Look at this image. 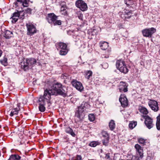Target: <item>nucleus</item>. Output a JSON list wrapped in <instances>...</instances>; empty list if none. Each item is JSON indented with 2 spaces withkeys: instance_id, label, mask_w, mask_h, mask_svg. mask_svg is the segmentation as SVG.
<instances>
[{
  "instance_id": "nucleus-1",
  "label": "nucleus",
  "mask_w": 160,
  "mask_h": 160,
  "mask_svg": "<svg viewBox=\"0 0 160 160\" xmlns=\"http://www.w3.org/2000/svg\"><path fill=\"white\" fill-rule=\"evenodd\" d=\"M68 92L67 88L63 86L61 83L57 82L53 84L48 89L45 90L43 95L41 96L39 98L37 102L39 105V110L41 112L45 111V105L46 102L48 103V108H49L51 104L50 99L52 95H59L65 97L68 96Z\"/></svg>"
},
{
  "instance_id": "nucleus-2",
  "label": "nucleus",
  "mask_w": 160,
  "mask_h": 160,
  "mask_svg": "<svg viewBox=\"0 0 160 160\" xmlns=\"http://www.w3.org/2000/svg\"><path fill=\"white\" fill-rule=\"evenodd\" d=\"M90 107V105L87 102H83L80 106L78 107L75 115L77 118L76 119H77L78 122L81 121L83 120L85 116L84 111Z\"/></svg>"
},
{
  "instance_id": "nucleus-3",
  "label": "nucleus",
  "mask_w": 160,
  "mask_h": 160,
  "mask_svg": "<svg viewBox=\"0 0 160 160\" xmlns=\"http://www.w3.org/2000/svg\"><path fill=\"white\" fill-rule=\"evenodd\" d=\"M36 63V60L33 58H27L26 62L22 63L21 68L24 71L28 70L30 66H33Z\"/></svg>"
},
{
  "instance_id": "nucleus-4",
  "label": "nucleus",
  "mask_w": 160,
  "mask_h": 160,
  "mask_svg": "<svg viewBox=\"0 0 160 160\" xmlns=\"http://www.w3.org/2000/svg\"><path fill=\"white\" fill-rule=\"evenodd\" d=\"M57 16L53 13H50L48 14L47 19L49 23L52 25H60L61 22L60 20H57Z\"/></svg>"
},
{
  "instance_id": "nucleus-5",
  "label": "nucleus",
  "mask_w": 160,
  "mask_h": 160,
  "mask_svg": "<svg viewBox=\"0 0 160 160\" xmlns=\"http://www.w3.org/2000/svg\"><path fill=\"white\" fill-rule=\"evenodd\" d=\"M116 65L117 69L121 72L126 74L128 72V69L125 64L124 61L122 60H117Z\"/></svg>"
},
{
  "instance_id": "nucleus-6",
  "label": "nucleus",
  "mask_w": 160,
  "mask_h": 160,
  "mask_svg": "<svg viewBox=\"0 0 160 160\" xmlns=\"http://www.w3.org/2000/svg\"><path fill=\"white\" fill-rule=\"evenodd\" d=\"M135 148L136 149V153L137 156L133 155L132 156L131 160H140L139 158H142L143 157V150L142 148L138 144L135 145Z\"/></svg>"
},
{
  "instance_id": "nucleus-7",
  "label": "nucleus",
  "mask_w": 160,
  "mask_h": 160,
  "mask_svg": "<svg viewBox=\"0 0 160 160\" xmlns=\"http://www.w3.org/2000/svg\"><path fill=\"white\" fill-rule=\"evenodd\" d=\"M56 46L57 49H61L59 52V53L61 55H65L67 53L68 50L67 48V45L66 43L60 42L56 43Z\"/></svg>"
},
{
  "instance_id": "nucleus-8",
  "label": "nucleus",
  "mask_w": 160,
  "mask_h": 160,
  "mask_svg": "<svg viewBox=\"0 0 160 160\" xmlns=\"http://www.w3.org/2000/svg\"><path fill=\"white\" fill-rule=\"evenodd\" d=\"M156 31V29L154 28H151L144 29L142 31L143 35L148 38H151L152 35Z\"/></svg>"
},
{
  "instance_id": "nucleus-9",
  "label": "nucleus",
  "mask_w": 160,
  "mask_h": 160,
  "mask_svg": "<svg viewBox=\"0 0 160 160\" xmlns=\"http://www.w3.org/2000/svg\"><path fill=\"white\" fill-rule=\"evenodd\" d=\"M143 117L145 119L144 123L147 128L148 129L152 128L154 125L153 123L152 119L148 115H143Z\"/></svg>"
},
{
  "instance_id": "nucleus-10",
  "label": "nucleus",
  "mask_w": 160,
  "mask_h": 160,
  "mask_svg": "<svg viewBox=\"0 0 160 160\" xmlns=\"http://www.w3.org/2000/svg\"><path fill=\"white\" fill-rule=\"evenodd\" d=\"M26 26L27 28V35L32 36L37 32L36 28L32 23H27Z\"/></svg>"
},
{
  "instance_id": "nucleus-11",
  "label": "nucleus",
  "mask_w": 160,
  "mask_h": 160,
  "mask_svg": "<svg viewBox=\"0 0 160 160\" xmlns=\"http://www.w3.org/2000/svg\"><path fill=\"white\" fill-rule=\"evenodd\" d=\"M75 4L76 7L82 11H85L87 9L88 7L87 4L84 1L82 0H78L77 1Z\"/></svg>"
},
{
  "instance_id": "nucleus-12",
  "label": "nucleus",
  "mask_w": 160,
  "mask_h": 160,
  "mask_svg": "<svg viewBox=\"0 0 160 160\" xmlns=\"http://www.w3.org/2000/svg\"><path fill=\"white\" fill-rule=\"evenodd\" d=\"M148 104L151 109L154 112L159 110L158 102L153 100H150L148 102Z\"/></svg>"
},
{
  "instance_id": "nucleus-13",
  "label": "nucleus",
  "mask_w": 160,
  "mask_h": 160,
  "mask_svg": "<svg viewBox=\"0 0 160 160\" xmlns=\"http://www.w3.org/2000/svg\"><path fill=\"white\" fill-rule=\"evenodd\" d=\"M72 85L78 90L81 91L83 89L82 84L79 82L73 80L72 82Z\"/></svg>"
},
{
  "instance_id": "nucleus-14",
  "label": "nucleus",
  "mask_w": 160,
  "mask_h": 160,
  "mask_svg": "<svg viewBox=\"0 0 160 160\" xmlns=\"http://www.w3.org/2000/svg\"><path fill=\"white\" fill-rule=\"evenodd\" d=\"M119 101L122 107H124L128 106V102L126 97L124 94L121 95Z\"/></svg>"
},
{
  "instance_id": "nucleus-15",
  "label": "nucleus",
  "mask_w": 160,
  "mask_h": 160,
  "mask_svg": "<svg viewBox=\"0 0 160 160\" xmlns=\"http://www.w3.org/2000/svg\"><path fill=\"white\" fill-rule=\"evenodd\" d=\"M30 2L32 3L29 0H17V2L14 3L16 6H18V3H20L24 7H28L29 6Z\"/></svg>"
},
{
  "instance_id": "nucleus-16",
  "label": "nucleus",
  "mask_w": 160,
  "mask_h": 160,
  "mask_svg": "<svg viewBox=\"0 0 160 160\" xmlns=\"http://www.w3.org/2000/svg\"><path fill=\"white\" fill-rule=\"evenodd\" d=\"M128 86L125 82H121L119 86V89L121 92H126L128 91Z\"/></svg>"
},
{
  "instance_id": "nucleus-17",
  "label": "nucleus",
  "mask_w": 160,
  "mask_h": 160,
  "mask_svg": "<svg viewBox=\"0 0 160 160\" xmlns=\"http://www.w3.org/2000/svg\"><path fill=\"white\" fill-rule=\"evenodd\" d=\"M20 103H18L17 104V107L15 108H14L12 110L10 114V115L11 117L13 116L14 115H17L19 109V107L20 106Z\"/></svg>"
},
{
  "instance_id": "nucleus-18",
  "label": "nucleus",
  "mask_w": 160,
  "mask_h": 160,
  "mask_svg": "<svg viewBox=\"0 0 160 160\" xmlns=\"http://www.w3.org/2000/svg\"><path fill=\"white\" fill-rule=\"evenodd\" d=\"M21 12L18 11L13 14V16L12 17L14 22H16L18 20V18L19 17Z\"/></svg>"
},
{
  "instance_id": "nucleus-19",
  "label": "nucleus",
  "mask_w": 160,
  "mask_h": 160,
  "mask_svg": "<svg viewBox=\"0 0 160 160\" xmlns=\"http://www.w3.org/2000/svg\"><path fill=\"white\" fill-rule=\"evenodd\" d=\"M99 45L101 49L104 50H106L109 46L108 43L106 42H100Z\"/></svg>"
},
{
  "instance_id": "nucleus-20",
  "label": "nucleus",
  "mask_w": 160,
  "mask_h": 160,
  "mask_svg": "<svg viewBox=\"0 0 160 160\" xmlns=\"http://www.w3.org/2000/svg\"><path fill=\"white\" fill-rule=\"evenodd\" d=\"M65 131L67 133L71 135L73 137H75L76 136L72 129L69 127L66 128Z\"/></svg>"
},
{
  "instance_id": "nucleus-21",
  "label": "nucleus",
  "mask_w": 160,
  "mask_h": 160,
  "mask_svg": "<svg viewBox=\"0 0 160 160\" xmlns=\"http://www.w3.org/2000/svg\"><path fill=\"white\" fill-rule=\"evenodd\" d=\"M138 110L141 113L147 115L148 113L147 109L144 107L140 106L138 108Z\"/></svg>"
},
{
  "instance_id": "nucleus-22",
  "label": "nucleus",
  "mask_w": 160,
  "mask_h": 160,
  "mask_svg": "<svg viewBox=\"0 0 160 160\" xmlns=\"http://www.w3.org/2000/svg\"><path fill=\"white\" fill-rule=\"evenodd\" d=\"M13 36V33L9 30H6L4 32V37L6 39H9Z\"/></svg>"
},
{
  "instance_id": "nucleus-23",
  "label": "nucleus",
  "mask_w": 160,
  "mask_h": 160,
  "mask_svg": "<svg viewBox=\"0 0 160 160\" xmlns=\"http://www.w3.org/2000/svg\"><path fill=\"white\" fill-rule=\"evenodd\" d=\"M21 157L18 155H12L8 160H20Z\"/></svg>"
},
{
  "instance_id": "nucleus-24",
  "label": "nucleus",
  "mask_w": 160,
  "mask_h": 160,
  "mask_svg": "<svg viewBox=\"0 0 160 160\" xmlns=\"http://www.w3.org/2000/svg\"><path fill=\"white\" fill-rule=\"evenodd\" d=\"M157 129L158 130H160V113L157 117V121L156 123Z\"/></svg>"
},
{
  "instance_id": "nucleus-25",
  "label": "nucleus",
  "mask_w": 160,
  "mask_h": 160,
  "mask_svg": "<svg viewBox=\"0 0 160 160\" xmlns=\"http://www.w3.org/2000/svg\"><path fill=\"white\" fill-rule=\"evenodd\" d=\"M109 127L111 130L112 131L115 129V124L114 120H111L109 123Z\"/></svg>"
},
{
  "instance_id": "nucleus-26",
  "label": "nucleus",
  "mask_w": 160,
  "mask_h": 160,
  "mask_svg": "<svg viewBox=\"0 0 160 160\" xmlns=\"http://www.w3.org/2000/svg\"><path fill=\"white\" fill-rule=\"evenodd\" d=\"M7 58H6L4 57L2 59L0 60L1 63L4 66H6L8 65Z\"/></svg>"
},
{
  "instance_id": "nucleus-27",
  "label": "nucleus",
  "mask_w": 160,
  "mask_h": 160,
  "mask_svg": "<svg viewBox=\"0 0 160 160\" xmlns=\"http://www.w3.org/2000/svg\"><path fill=\"white\" fill-rule=\"evenodd\" d=\"M137 123L136 122H131L129 124V127L131 129H133L137 125Z\"/></svg>"
},
{
  "instance_id": "nucleus-28",
  "label": "nucleus",
  "mask_w": 160,
  "mask_h": 160,
  "mask_svg": "<svg viewBox=\"0 0 160 160\" xmlns=\"http://www.w3.org/2000/svg\"><path fill=\"white\" fill-rule=\"evenodd\" d=\"M92 72L91 71H88L86 72L85 75V78L88 79H89L91 76L92 75Z\"/></svg>"
},
{
  "instance_id": "nucleus-29",
  "label": "nucleus",
  "mask_w": 160,
  "mask_h": 160,
  "mask_svg": "<svg viewBox=\"0 0 160 160\" xmlns=\"http://www.w3.org/2000/svg\"><path fill=\"white\" fill-rule=\"evenodd\" d=\"M89 120L91 121H93L95 119V116L93 114H89L88 116Z\"/></svg>"
},
{
  "instance_id": "nucleus-30",
  "label": "nucleus",
  "mask_w": 160,
  "mask_h": 160,
  "mask_svg": "<svg viewBox=\"0 0 160 160\" xmlns=\"http://www.w3.org/2000/svg\"><path fill=\"white\" fill-rule=\"evenodd\" d=\"M138 142L140 144L144 145L146 143L145 140L142 138H140L138 139Z\"/></svg>"
},
{
  "instance_id": "nucleus-31",
  "label": "nucleus",
  "mask_w": 160,
  "mask_h": 160,
  "mask_svg": "<svg viewBox=\"0 0 160 160\" xmlns=\"http://www.w3.org/2000/svg\"><path fill=\"white\" fill-rule=\"evenodd\" d=\"M109 138H106L102 140V143L103 145L107 146L108 145Z\"/></svg>"
},
{
  "instance_id": "nucleus-32",
  "label": "nucleus",
  "mask_w": 160,
  "mask_h": 160,
  "mask_svg": "<svg viewBox=\"0 0 160 160\" xmlns=\"http://www.w3.org/2000/svg\"><path fill=\"white\" fill-rule=\"evenodd\" d=\"M98 144V142L95 141H93L89 144V146L92 147H95Z\"/></svg>"
},
{
  "instance_id": "nucleus-33",
  "label": "nucleus",
  "mask_w": 160,
  "mask_h": 160,
  "mask_svg": "<svg viewBox=\"0 0 160 160\" xmlns=\"http://www.w3.org/2000/svg\"><path fill=\"white\" fill-rule=\"evenodd\" d=\"M102 135L103 137L106 138H109V136L108 133L106 131H103Z\"/></svg>"
},
{
  "instance_id": "nucleus-34",
  "label": "nucleus",
  "mask_w": 160,
  "mask_h": 160,
  "mask_svg": "<svg viewBox=\"0 0 160 160\" xmlns=\"http://www.w3.org/2000/svg\"><path fill=\"white\" fill-rule=\"evenodd\" d=\"M125 3L127 5L128 7H129L130 5L132 4V2L131 0H124Z\"/></svg>"
},
{
  "instance_id": "nucleus-35",
  "label": "nucleus",
  "mask_w": 160,
  "mask_h": 160,
  "mask_svg": "<svg viewBox=\"0 0 160 160\" xmlns=\"http://www.w3.org/2000/svg\"><path fill=\"white\" fill-rule=\"evenodd\" d=\"M32 9L30 8H28L26 10V12L27 13L31 14V11Z\"/></svg>"
},
{
  "instance_id": "nucleus-36",
  "label": "nucleus",
  "mask_w": 160,
  "mask_h": 160,
  "mask_svg": "<svg viewBox=\"0 0 160 160\" xmlns=\"http://www.w3.org/2000/svg\"><path fill=\"white\" fill-rule=\"evenodd\" d=\"M102 66L103 68L105 69L108 67V64L107 63H104Z\"/></svg>"
},
{
  "instance_id": "nucleus-37",
  "label": "nucleus",
  "mask_w": 160,
  "mask_h": 160,
  "mask_svg": "<svg viewBox=\"0 0 160 160\" xmlns=\"http://www.w3.org/2000/svg\"><path fill=\"white\" fill-rule=\"evenodd\" d=\"M75 160H82V157L80 155H77Z\"/></svg>"
},
{
  "instance_id": "nucleus-38",
  "label": "nucleus",
  "mask_w": 160,
  "mask_h": 160,
  "mask_svg": "<svg viewBox=\"0 0 160 160\" xmlns=\"http://www.w3.org/2000/svg\"><path fill=\"white\" fill-rule=\"evenodd\" d=\"M106 158L109 159L110 158V153H108L106 154V156L105 157Z\"/></svg>"
},
{
  "instance_id": "nucleus-39",
  "label": "nucleus",
  "mask_w": 160,
  "mask_h": 160,
  "mask_svg": "<svg viewBox=\"0 0 160 160\" xmlns=\"http://www.w3.org/2000/svg\"><path fill=\"white\" fill-rule=\"evenodd\" d=\"M132 11H130L129 12H126L125 13H126V14L128 15H130V14L132 13Z\"/></svg>"
},
{
  "instance_id": "nucleus-40",
  "label": "nucleus",
  "mask_w": 160,
  "mask_h": 160,
  "mask_svg": "<svg viewBox=\"0 0 160 160\" xmlns=\"http://www.w3.org/2000/svg\"><path fill=\"white\" fill-rule=\"evenodd\" d=\"M79 18L80 19H82V14H80L79 16H78Z\"/></svg>"
},
{
  "instance_id": "nucleus-41",
  "label": "nucleus",
  "mask_w": 160,
  "mask_h": 160,
  "mask_svg": "<svg viewBox=\"0 0 160 160\" xmlns=\"http://www.w3.org/2000/svg\"><path fill=\"white\" fill-rule=\"evenodd\" d=\"M65 7L64 6H62L61 8V10L64 11L65 10Z\"/></svg>"
},
{
  "instance_id": "nucleus-42",
  "label": "nucleus",
  "mask_w": 160,
  "mask_h": 160,
  "mask_svg": "<svg viewBox=\"0 0 160 160\" xmlns=\"http://www.w3.org/2000/svg\"><path fill=\"white\" fill-rule=\"evenodd\" d=\"M2 51L0 50V57L1 56V55L2 54Z\"/></svg>"
},
{
  "instance_id": "nucleus-43",
  "label": "nucleus",
  "mask_w": 160,
  "mask_h": 160,
  "mask_svg": "<svg viewBox=\"0 0 160 160\" xmlns=\"http://www.w3.org/2000/svg\"><path fill=\"white\" fill-rule=\"evenodd\" d=\"M141 120H142H142H143V119H141Z\"/></svg>"
}]
</instances>
